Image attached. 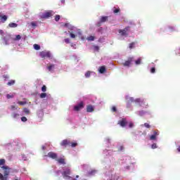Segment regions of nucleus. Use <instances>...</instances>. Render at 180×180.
I'll return each instance as SVG.
<instances>
[{
	"label": "nucleus",
	"mask_w": 180,
	"mask_h": 180,
	"mask_svg": "<svg viewBox=\"0 0 180 180\" xmlns=\"http://www.w3.org/2000/svg\"><path fill=\"white\" fill-rule=\"evenodd\" d=\"M2 169H4V175L0 173V179L1 180H8V176L11 172V168L8 166H2Z\"/></svg>",
	"instance_id": "obj_1"
},
{
	"label": "nucleus",
	"mask_w": 180,
	"mask_h": 180,
	"mask_svg": "<svg viewBox=\"0 0 180 180\" xmlns=\"http://www.w3.org/2000/svg\"><path fill=\"white\" fill-rule=\"evenodd\" d=\"M53 16V11H46L40 14L41 19H49Z\"/></svg>",
	"instance_id": "obj_2"
},
{
	"label": "nucleus",
	"mask_w": 180,
	"mask_h": 180,
	"mask_svg": "<svg viewBox=\"0 0 180 180\" xmlns=\"http://www.w3.org/2000/svg\"><path fill=\"white\" fill-rule=\"evenodd\" d=\"M62 175L65 179H72V177L70 176L71 175V169H66L63 171Z\"/></svg>",
	"instance_id": "obj_3"
},
{
	"label": "nucleus",
	"mask_w": 180,
	"mask_h": 180,
	"mask_svg": "<svg viewBox=\"0 0 180 180\" xmlns=\"http://www.w3.org/2000/svg\"><path fill=\"white\" fill-rule=\"evenodd\" d=\"M39 56L41 58H51V53L50 51H43L39 53Z\"/></svg>",
	"instance_id": "obj_4"
},
{
	"label": "nucleus",
	"mask_w": 180,
	"mask_h": 180,
	"mask_svg": "<svg viewBox=\"0 0 180 180\" xmlns=\"http://www.w3.org/2000/svg\"><path fill=\"white\" fill-rule=\"evenodd\" d=\"M130 31V27L127 26L123 30H119L118 33L121 34V36H129V33L127 32Z\"/></svg>",
	"instance_id": "obj_5"
},
{
	"label": "nucleus",
	"mask_w": 180,
	"mask_h": 180,
	"mask_svg": "<svg viewBox=\"0 0 180 180\" xmlns=\"http://www.w3.org/2000/svg\"><path fill=\"white\" fill-rule=\"evenodd\" d=\"M132 61H134V58L133 57L128 58L127 60H126L123 63L124 67H130V65L131 64Z\"/></svg>",
	"instance_id": "obj_6"
},
{
	"label": "nucleus",
	"mask_w": 180,
	"mask_h": 180,
	"mask_svg": "<svg viewBox=\"0 0 180 180\" xmlns=\"http://www.w3.org/2000/svg\"><path fill=\"white\" fill-rule=\"evenodd\" d=\"M84 108V102L81 101L79 104L75 106L74 110H76V112H78L79 110H81Z\"/></svg>",
	"instance_id": "obj_7"
},
{
	"label": "nucleus",
	"mask_w": 180,
	"mask_h": 180,
	"mask_svg": "<svg viewBox=\"0 0 180 180\" xmlns=\"http://www.w3.org/2000/svg\"><path fill=\"white\" fill-rule=\"evenodd\" d=\"M48 157H49V158H52V160H57L58 155H57V153H54V152H49L47 155Z\"/></svg>",
	"instance_id": "obj_8"
},
{
	"label": "nucleus",
	"mask_w": 180,
	"mask_h": 180,
	"mask_svg": "<svg viewBox=\"0 0 180 180\" xmlns=\"http://www.w3.org/2000/svg\"><path fill=\"white\" fill-rule=\"evenodd\" d=\"M62 147H67V146H71V141L68 139H65L60 143Z\"/></svg>",
	"instance_id": "obj_9"
},
{
	"label": "nucleus",
	"mask_w": 180,
	"mask_h": 180,
	"mask_svg": "<svg viewBox=\"0 0 180 180\" xmlns=\"http://www.w3.org/2000/svg\"><path fill=\"white\" fill-rule=\"evenodd\" d=\"M118 124H120L121 127H124L126 124H127V120H126V118H122V120L118 122Z\"/></svg>",
	"instance_id": "obj_10"
},
{
	"label": "nucleus",
	"mask_w": 180,
	"mask_h": 180,
	"mask_svg": "<svg viewBox=\"0 0 180 180\" xmlns=\"http://www.w3.org/2000/svg\"><path fill=\"white\" fill-rule=\"evenodd\" d=\"M56 161L58 162V164H62L63 165H65V159L63 158H57Z\"/></svg>",
	"instance_id": "obj_11"
},
{
	"label": "nucleus",
	"mask_w": 180,
	"mask_h": 180,
	"mask_svg": "<svg viewBox=\"0 0 180 180\" xmlns=\"http://www.w3.org/2000/svg\"><path fill=\"white\" fill-rule=\"evenodd\" d=\"M98 71L100 74H104V72H106V68L105 66H101L99 68Z\"/></svg>",
	"instance_id": "obj_12"
},
{
	"label": "nucleus",
	"mask_w": 180,
	"mask_h": 180,
	"mask_svg": "<svg viewBox=\"0 0 180 180\" xmlns=\"http://www.w3.org/2000/svg\"><path fill=\"white\" fill-rule=\"evenodd\" d=\"M86 112H89V113L94 112V106L91 105H87Z\"/></svg>",
	"instance_id": "obj_13"
},
{
	"label": "nucleus",
	"mask_w": 180,
	"mask_h": 180,
	"mask_svg": "<svg viewBox=\"0 0 180 180\" xmlns=\"http://www.w3.org/2000/svg\"><path fill=\"white\" fill-rule=\"evenodd\" d=\"M0 18H1V22L2 23H5V22H6V20H8V16L6 15H1V13H0Z\"/></svg>",
	"instance_id": "obj_14"
},
{
	"label": "nucleus",
	"mask_w": 180,
	"mask_h": 180,
	"mask_svg": "<svg viewBox=\"0 0 180 180\" xmlns=\"http://www.w3.org/2000/svg\"><path fill=\"white\" fill-rule=\"evenodd\" d=\"M108 19V16H102L100 19L101 22L104 23V22H107Z\"/></svg>",
	"instance_id": "obj_15"
},
{
	"label": "nucleus",
	"mask_w": 180,
	"mask_h": 180,
	"mask_svg": "<svg viewBox=\"0 0 180 180\" xmlns=\"http://www.w3.org/2000/svg\"><path fill=\"white\" fill-rule=\"evenodd\" d=\"M130 101L131 102H135L136 103H140V102H141V100H140V98H136V100H134L133 98H130Z\"/></svg>",
	"instance_id": "obj_16"
},
{
	"label": "nucleus",
	"mask_w": 180,
	"mask_h": 180,
	"mask_svg": "<svg viewBox=\"0 0 180 180\" xmlns=\"http://www.w3.org/2000/svg\"><path fill=\"white\" fill-rule=\"evenodd\" d=\"M15 80L11 79L7 83V85H8V86H12V85H15Z\"/></svg>",
	"instance_id": "obj_17"
},
{
	"label": "nucleus",
	"mask_w": 180,
	"mask_h": 180,
	"mask_svg": "<svg viewBox=\"0 0 180 180\" xmlns=\"http://www.w3.org/2000/svg\"><path fill=\"white\" fill-rule=\"evenodd\" d=\"M8 27H18V24L15 22H11L8 24Z\"/></svg>",
	"instance_id": "obj_18"
},
{
	"label": "nucleus",
	"mask_w": 180,
	"mask_h": 180,
	"mask_svg": "<svg viewBox=\"0 0 180 180\" xmlns=\"http://www.w3.org/2000/svg\"><path fill=\"white\" fill-rule=\"evenodd\" d=\"M86 40H88L89 41H94V40H95V37L89 36L86 38Z\"/></svg>",
	"instance_id": "obj_19"
},
{
	"label": "nucleus",
	"mask_w": 180,
	"mask_h": 180,
	"mask_svg": "<svg viewBox=\"0 0 180 180\" xmlns=\"http://www.w3.org/2000/svg\"><path fill=\"white\" fill-rule=\"evenodd\" d=\"M129 47L130 49H134L136 47V42H131V44H129Z\"/></svg>",
	"instance_id": "obj_20"
},
{
	"label": "nucleus",
	"mask_w": 180,
	"mask_h": 180,
	"mask_svg": "<svg viewBox=\"0 0 180 180\" xmlns=\"http://www.w3.org/2000/svg\"><path fill=\"white\" fill-rule=\"evenodd\" d=\"M135 64L136 65H140V64H141V58H138L136 61H135Z\"/></svg>",
	"instance_id": "obj_21"
},
{
	"label": "nucleus",
	"mask_w": 180,
	"mask_h": 180,
	"mask_svg": "<svg viewBox=\"0 0 180 180\" xmlns=\"http://www.w3.org/2000/svg\"><path fill=\"white\" fill-rule=\"evenodd\" d=\"M70 147H77L78 146V143L77 142H70V145H69Z\"/></svg>",
	"instance_id": "obj_22"
},
{
	"label": "nucleus",
	"mask_w": 180,
	"mask_h": 180,
	"mask_svg": "<svg viewBox=\"0 0 180 180\" xmlns=\"http://www.w3.org/2000/svg\"><path fill=\"white\" fill-rule=\"evenodd\" d=\"M14 96H15V94H7V95H6L7 99H11V98H13Z\"/></svg>",
	"instance_id": "obj_23"
},
{
	"label": "nucleus",
	"mask_w": 180,
	"mask_h": 180,
	"mask_svg": "<svg viewBox=\"0 0 180 180\" xmlns=\"http://www.w3.org/2000/svg\"><path fill=\"white\" fill-rule=\"evenodd\" d=\"M23 112H24V113H25V115H29L30 113V110H29V109H27L26 108H25L23 109Z\"/></svg>",
	"instance_id": "obj_24"
},
{
	"label": "nucleus",
	"mask_w": 180,
	"mask_h": 180,
	"mask_svg": "<svg viewBox=\"0 0 180 180\" xmlns=\"http://www.w3.org/2000/svg\"><path fill=\"white\" fill-rule=\"evenodd\" d=\"M119 12H120V8H116L115 7H114L113 13H119Z\"/></svg>",
	"instance_id": "obj_25"
},
{
	"label": "nucleus",
	"mask_w": 180,
	"mask_h": 180,
	"mask_svg": "<svg viewBox=\"0 0 180 180\" xmlns=\"http://www.w3.org/2000/svg\"><path fill=\"white\" fill-rule=\"evenodd\" d=\"M34 50H40V45L37 44H34Z\"/></svg>",
	"instance_id": "obj_26"
},
{
	"label": "nucleus",
	"mask_w": 180,
	"mask_h": 180,
	"mask_svg": "<svg viewBox=\"0 0 180 180\" xmlns=\"http://www.w3.org/2000/svg\"><path fill=\"white\" fill-rule=\"evenodd\" d=\"M12 117H13V119H17V117H19V114H18L16 112H13L12 114Z\"/></svg>",
	"instance_id": "obj_27"
},
{
	"label": "nucleus",
	"mask_w": 180,
	"mask_h": 180,
	"mask_svg": "<svg viewBox=\"0 0 180 180\" xmlns=\"http://www.w3.org/2000/svg\"><path fill=\"white\" fill-rule=\"evenodd\" d=\"M46 96H47V94H46V93H41V94H40V98H41V99L46 98Z\"/></svg>",
	"instance_id": "obj_28"
},
{
	"label": "nucleus",
	"mask_w": 180,
	"mask_h": 180,
	"mask_svg": "<svg viewBox=\"0 0 180 180\" xmlns=\"http://www.w3.org/2000/svg\"><path fill=\"white\" fill-rule=\"evenodd\" d=\"M18 105H20L21 106H23L27 103L26 101H18Z\"/></svg>",
	"instance_id": "obj_29"
},
{
	"label": "nucleus",
	"mask_w": 180,
	"mask_h": 180,
	"mask_svg": "<svg viewBox=\"0 0 180 180\" xmlns=\"http://www.w3.org/2000/svg\"><path fill=\"white\" fill-rule=\"evenodd\" d=\"M85 77H86V78H89V77H91V71H87L85 73Z\"/></svg>",
	"instance_id": "obj_30"
},
{
	"label": "nucleus",
	"mask_w": 180,
	"mask_h": 180,
	"mask_svg": "<svg viewBox=\"0 0 180 180\" xmlns=\"http://www.w3.org/2000/svg\"><path fill=\"white\" fill-rule=\"evenodd\" d=\"M53 68H54V65H51L47 67V69L49 70V71H51Z\"/></svg>",
	"instance_id": "obj_31"
},
{
	"label": "nucleus",
	"mask_w": 180,
	"mask_h": 180,
	"mask_svg": "<svg viewBox=\"0 0 180 180\" xmlns=\"http://www.w3.org/2000/svg\"><path fill=\"white\" fill-rule=\"evenodd\" d=\"M150 140H157V136L153 134L150 136Z\"/></svg>",
	"instance_id": "obj_32"
},
{
	"label": "nucleus",
	"mask_w": 180,
	"mask_h": 180,
	"mask_svg": "<svg viewBox=\"0 0 180 180\" xmlns=\"http://www.w3.org/2000/svg\"><path fill=\"white\" fill-rule=\"evenodd\" d=\"M41 91H42V92H46V91H47V87L46 86V85H44L41 87Z\"/></svg>",
	"instance_id": "obj_33"
},
{
	"label": "nucleus",
	"mask_w": 180,
	"mask_h": 180,
	"mask_svg": "<svg viewBox=\"0 0 180 180\" xmlns=\"http://www.w3.org/2000/svg\"><path fill=\"white\" fill-rule=\"evenodd\" d=\"M55 20L56 22H58V20H60V15H55Z\"/></svg>",
	"instance_id": "obj_34"
},
{
	"label": "nucleus",
	"mask_w": 180,
	"mask_h": 180,
	"mask_svg": "<svg viewBox=\"0 0 180 180\" xmlns=\"http://www.w3.org/2000/svg\"><path fill=\"white\" fill-rule=\"evenodd\" d=\"M71 39H75V37H77V36L75 35V34L70 32V34Z\"/></svg>",
	"instance_id": "obj_35"
},
{
	"label": "nucleus",
	"mask_w": 180,
	"mask_h": 180,
	"mask_svg": "<svg viewBox=\"0 0 180 180\" xmlns=\"http://www.w3.org/2000/svg\"><path fill=\"white\" fill-rule=\"evenodd\" d=\"M144 127H146V129H150V127H151V125L146 122L144 124Z\"/></svg>",
	"instance_id": "obj_36"
},
{
	"label": "nucleus",
	"mask_w": 180,
	"mask_h": 180,
	"mask_svg": "<svg viewBox=\"0 0 180 180\" xmlns=\"http://www.w3.org/2000/svg\"><path fill=\"white\" fill-rule=\"evenodd\" d=\"M160 134V133L158 132V130H155L153 131V136H155L157 137V136H158Z\"/></svg>",
	"instance_id": "obj_37"
},
{
	"label": "nucleus",
	"mask_w": 180,
	"mask_h": 180,
	"mask_svg": "<svg viewBox=\"0 0 180 180\" xmlns=\"http://www.w3.org/2000/svg\"><path fill=\"white\" fill-rule=\"evenodd\" d=\"M5 165V160L0 159V165Z\"/></svg>",
	"instance_id": "obj_38"
},
{
	"label": "nucleus",
	"mask_w": 180,
	"mask_h": 180,
	"mask_svg": "<svg viewBox=\"0 0 180 180\" xmlns=\"http://www.w3.org/2000/svg\"><path fill=\"white\" fill-rule=\"evenodd\" d=\"M22 39V37L19 34L15 36V40H20Z\"/></svg>",
	"instance_id": "obj_39"
},
{
	"label": "nucleus",
	"mask_w": 180,
	"mask_h": 180,
	"mask_svg": "<svg viewBox=\"0 0 180 180\" xmlns=\"http://www.w3.org/2000/svg\"><path fill=\"white\" fill-rule=\"evenodd\" d=\"M111 110L112 112H117V108H116V106H112Z\"/></svg>",
	"instance_id": "obj_40"
},
{
	"label": "nucleus",
	"mask_w": 180,
	"mask_h": 180,
	"mask_svg": "<svg viewBox=\"0 0 180 180\" xmlns=\"http://www.w3.org/2000/svg\"><path fill=\"white\" fill-rule=\"evenodd\" d=\"M31 26L32 27H36V26H37V24L36 22H31Z\"/></svg>",
	"instance_id": "obj_41"
},
{
	"label": "nucleus",
	"mask_w": 180,
	"mask_h": 180,
	"mask_svg": "<svg viewBox=\"0 0 180 180\" xmlns=\"http://www.w3.org/2000/svg\"><path fill=\"white\" fill-rule=\"evenodd\" d=\"M151 148H153V150L157 148V143H153V144H152Z\"/></svg>",
	"instance_id": "obj_42"
},
{
	"label": "nucleus",
	"mask_w": 180,
	"mask_h": 180,
	"mask_svg": "<svg viewBox=\"0 0 180 180\" xmlns=\"http://www.w3.org/2000/svg\"><path fill=\"white\" fill-rule=\"evenodd\" d=\"M94 49L96 51H99V46H94Z\"/></svg>",
	"instance_id": "obj_43"
},
{
	"label": "nucleus",
	"mask_w": 180,
	"mask_h": 180,
	"mask_svg": "<svg viewBox=\"0 0 180 180\" xmlns=\"http://www.w3.org/2000/svg\"><path fill=\"white\" fill-rule=\"evenodd\" d=\"M150 72H151V74H155V68H152L150 69Z\"/></svg>",
	"instance_id": "obj_44"
},
{
	"label": "nucleus",
	"mask_w": 180,
	"mask_h": 180,
	"mask_svg": "<svg viewBox=\"0 0 180 180\" xmlns=\"http://www.w3.org/2000/svg\"><path fill=\"white\" fill-rule=\"evenodd\" d=\"M21 120L22 122H27V118H26V117H22Z\"/></svg>",
	"instance_id": "obj_45"
},
{
	"label": "nucleus",
	"mask_w": 180,
	"mask_h": 180,
	"mask_svg": "<svg viewBox=\"0 0 180 180\" xmlns=\"http://www.w3.org/2000/svg\"><path fill=\"white\" fill-rule=\"evenodd\" d=\"M133 126H134V124H133V122H130V123L129 124V127L130 129H131V127H133Z\"/></svg>",
	"instance_id": "obj_46"
},
{
	"label": "nucleus",
	"mask_w": 180,
	"mask_h": 180,
	"mask_svg": "<svg viewBox=\"0 0 180 180\" xmlns=\"http://www.w3.org/2000/svg\"><path fill=\"white\" fill-rule=\"evenodd\" d=\"M65 42H66L67 44H69V43H70V39H68V38L65 39Z\"/></svg>",
	"instance_id": "obj_47"
},
{
	"label": "nucleus",
	"mask_w": 180,
	"mask_h": 180,
	"mask_svg": "<svg viewBox=\"0 0 180 180\" xmlns=\"http://www.w3.org/2000/svg\"><path fill=\"white\" fill-rule=\"evenodd\" d=\"M11 110H15V109H16V107L15 105H11Z\"/></svg>",
	"instance_id": "obj_48"
},
{
	"label": "nucleus",
	"mask_w": 180,
	"mask_h": 180,
	"mask_svg": "<svg viewBox=\"0 0 180 180\" xmlns=\"http://www.w3.org/2000/svg\"><path fill=\"white\" fill-rule=\"evenodd\" d=\"M144 111H140L139 112V115H140V116H143V115H144Z\"/></svg>",
	"instance_id": "obj_49"
},
{
	"label": "nucleus",
	"mask_w": 180,
	"mask_h": 180,
	"mask_svg": "<svg viewBox=\"0 0 180 180\" xmlns=\"http://www.w3.org/2000/svg\"><path fill=\"white\" fill-rule=\"evenodd\" d=\"M102 22H101V20H100V22H98V23H97V26L99 27V26H101V24Z\"/></svg>",
	"instance_id": "obj_50"
},
{
	"label": "nucleus",
	"mask_w": 180,
	"mask_h": 180,
	"mask_svg": "<svg viewBox=\"0 0 180 180\" xmlns=\"http://www.w3.org/2000/svg\"><path fill=\"white\" fill-rule=\"evenodd\" d=\"M41 150H43L44 151L46 150V146H41Z\"/></svg>",
	"instance_id": "obj_51"
},
{
	"label": "nucleus",
	"mask_w": 180,
	"mask_h": 180,
	"mask_svg": "<svg viewBox=\"0 0 180 180\" xmlns=\"http://www.w3.org/2000/svg\"><path fill=\"white\" fill-rule=\"evenodd\" d=\"M177 151H178L179 153H180V146H178V148H177Z\"/></svg>",
	"instance_id": "obj_52"
},
{
	"label": "nucleus",
	"mask_w": 180,
	"mask_h": 180,
	"mask_svg": "<svg viewBox=\"0 0 180 180\" xmlns=\"http://www.w3.org/2000/svg\"><path fill=\"white\" fill-rule=\"evenodd\" d=\"M14 180H20V178L15 177Z\"/></svg>",
	"instance_id": "obj_53"
},
{
	"label": "nucleus",
	"mask_w": 180,
	"mask_h": 180,
	"mask_svg": "<svg viewBox=\"0 0 180 180\" xmlns=\"http://www.w3.org/2000/svg\"><path fill=\"white\" fill-rule=\"evenodd\" d=\"M94 172H95V170L91 171L90 174H94Z\"/></svg>",
	"instance_id": "obj_54"
},
{
	"label": "nucleus",
	"mask_w": 180,
	"mask_h": 180,
	"mask_svg": "<svg viewBox=\"0 0 180 180\" xmlns=\"http://www.w3.org/2000/svg\"><path fill=\"white\" fill-rule=\"evenodd\" d=\"M76 178H79V175H77V176H76Z\"/></svg>",
	"instance_id": "obj_55"
},
{
	"label": "nucleus",
	"mask_w": 180,
	"mask_h": 180,
	"mask_svg": "<svg viewBox=\"0 0 180 180\" xmlns=\"http://www.w3.org/2000/svg\"><path fill=\"white\" fill-rule=\"evenodd\" d=\"M4 78H8L7 76H4Z\"/></svg>",
	"instance_id": "obj_56"
},
{
	"label": "nucleus",
	"mask_w": 180,
	"mask_h": 180,
	"mask_svg": "<svg viewBox=\"0 0 180 180\" xmlns=\"http://www.w3.org/2000/svg\"><path fill=\"white\" fill-rule=\"evenodd\" d=\"M72 180H77V179H72Z\"/></svg>",
	"instance_id": "obj_57"
},
{
	"label": "nucleus",
	"mask_w": 180,
	"mask_h": 180,
	"mask_svg": "<svg viewBox=\"0 0 180 180\" xmlns=\"http://www.w3.org/2000/svg\"><path fill=\"white\" fill-rule=\"evenodd\" d=\"M118 179H119V177L117 178V180H118Z\"/></svg>",
	"instance_id": "obj_58"
},
{
	"label": "nucleus",
	"mask_w": 180,
	"mask_h": 180,
	"mask_svg": "<svg viewBox=\"0 0 180 180\" xmlns=\"http://www.w3.org/2000/svg\"><path fill=\"white\" fill-rule=\"evenodd\" d=\"M121 148H123V146H121Z\"/></svg>",
	"instance_id": "obj_59"
}]
</instances>
